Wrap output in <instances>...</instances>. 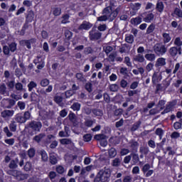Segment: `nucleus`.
<instances>
[{
  "label": "nucleus",
  "instance_id": "49",
  "mask_svg": "<svg viewBox=\"0 0 182 182\" xmlns=\"http://www.w3.org/2000/svg\"><path fill=\"white\" fill-rule=\"evenodd\" d=\"M23 170L25 171H31V170H32V164L29 161H27L23 166Z\"/></svg>",
  "mask_w": 182,
  "mask_h": 182
},
{
  "label": "nucleus",
  "instance_id": "37",
  "mask_svg": "<svg viewBox=\"0 0 182 182\" xmlns=\"http://www.w3.org/2000/svg\"><path fill=\"white\" fill-rule=\"evenodd\" d=\"M131 157H132V163H134V164H137V163L140 161V158L137 154H131Z\"/></svg>",
  "mask_w": 182,
  "mask_h": 182
},
{
  "label": "nucleus",
  "instance_id": "42",
  "mask_svg": "<svg viewBox=\"0 0 182 182\" xmlns=\"http://www.w3.org/2000/svg\"><path fill=\"white\" fill-rule=\"evenodd\" d=\"M80 107H81L80 103H79V102H74L71 105V109H73V110H74L75 112H79V110H80Z\"/></svg>",
  "mask_w": 182,
  "mask_h": 182
},
{
  "label": "nucleus",
  "instance_id": "59",
  "mask_svg": "<svg viewBox=\"0 0 182 182\" xmlns=\"http://www.w3.org/2000/svg\"><path fill=\"white\" fill-rule=\"evenodd\" d=\"M43 62L45 61L43 60V59H42V57L41 55H38L36 58L33 60V63H35V65H38V63H42Z\"/></svg>",
  "mask_w": 182,
  "mask_h": 182
},
{
  "label": "nucleus",
  "instance_id": "44",
  "mask_svg": "<svg viewBox=\"0 0 182 182\" xmlns=\"http://www.w3.org/2000/svg\"><path fill=\"white\" fill-rule=\"evenodd\" d=\"M36 153V151L35 150V148H31L28 150V156L29 159H33L35 157V154Z\"/></svg>",
  "mask_w": 182,
  "mask_h": 182
},
{
  "label": "nucleus",
  "instance_id": "36",
  "mask_svg": "<svg viewBox=\"0 0 182 182\" xmlns=\"http://www.w3.org/2000/svg\"><path fill=\"white\" fill-rule=\"evenodd\" d=\"M15 89L17 92H25V88H23V85L21 82H17L15 84Z\"/></svg>",
  "mask_w": 182,
  "mask_h": 182
},
{
  "label": "nucleus",
  "instance_id": "11",
  "mask_svg": "<svg viewBox=\"0 0 182 182\" xmlns=\"http://www.w3.org/2000/svg\"><path fill=\"white\" fill-rule=\"evenodd\" d=\"M21 45L26 46L27 49H31L32 48L31 45L36 43V38H31L30 40H23L21 41Z\"/></svg>",
  "mask_w": 182,
  "mask_h": 182
},
{
  "label": "nucleus",
  "instance_id": "14",
  "mask_svg": "<svg viewBox=\"0 0 182 182\" xmlns=\"http://www.w3.org/2000/svg\"><path fill=\"white\" fill-rule=\"evenodd\" d=\"M60 137H69L70 136V129L68 127H64V131H60L58 133Z\"/></svg>",
  "mask_w": 182,
  "mask_h": 182
},
{
  "label": "nucleus",
  "instance_id": "53",
  "mask_svg": "<svg viewBox=\"0 0 182 182\" xmlns=\"http://www.w3.org/2000/svg\"><path fill=\"white\" fill-rule=\"evenodd\" d=\"M85 90L91 93V92H92L93 89L92 87H93V85L92 84V82H87L85 84Z\"/></svg>",
  "mask_w": 182,
  "mask_h": 182
},
{
  "label": "nucleus",
  "instance_id": "20",
  "mask_svg": "<svg viewBox=\"0 0 182 182\" xmlns=\"http://www.w3.org/2000/svg\"><path fill=\"white\" fill-rule=\"evenodd\" d=\"M0 95H8V88L6 87V85H5V83L0 85Z\"/></svg>",
  "mask_w": 182,
  "mask_h": 182
},
{
  "label": "nucleus",
  "instance_id": "10",
  "mask_svg": "<svg viewBox=\"0 0 182 182\" xmlns=\"http://www.w3.org/2000/svg\"><path fill=\"white\" fill-rule=\"evenodd\" d=\"M129 146L130 147L132 153L137 152V150L139 149V144L137 142V141H135L134 139H131L129 143Z\"/></svg>",
  "mask_w": 182,
  "mask_h": 182
},
{
  "label": "nucleus",
  "instance_id": "30",
  "mask_svg": "<svg viewBox=\"0 0 182 182\" xmlns=\"http://www.w3.org/2000/svg\"><path fill=\"white\" fill-rule=\"evenodd\" d=\"M103 16L97 17V20L100 22H105L106 21H109L107 17V13H105V10L102 11Z\"/></svg>",
  "mask_w": 182,
  "mask_h": 182
},
{
  "label": "nucleus",
  "instance_id": "39",
  "mask_svg": "<svg viewBox=\"0 0 182 182\" xmlns=\"http://www.w3.org/2000/svg\"><path fill=\"white\" fill-rule=\"evenodd\" d=\"M108 153L110 159H113L114 157H116V156H117V151H116V149L114 148H111L109 150Z\"/></svg>",
  "mask_w": 182,
  "mask_h": 182
},
{
  "label": "nucleus",
  "instance_id": "41",
  "mask_svg": "<svg viewBox=\"0 0 182 182\" xmlns=\"http://www.w3.org/2000/svg\"><path fill=\"white\" fill-rule=\"evenodd\" d=\"M18 125L16 124V122L11 121L9 125V127L11 132H16V127Z\"/></svg>",
  "mask_w": 182,
  "mask_h": 182
},
{
  "label": "nucleus",
  "instance_id": "35",
  "mask_svg": "<svg viewBox=\"0 0 182 182\" xmlns=\"http://www.w3.org/2000/svg\"><path fill=\"white\" fill-rule=\"evenodd\" d=\"M140 126H141V121L139 120L132 125L131 132H136V130H137Z\"/></svg>",
  "mask_w": 182,
  "mask_h": 182
},
{
  "label": "nucleus",
  "instance_id": "34",
  "mask_svg": "<svg viewBox=\"0 0 182 182\" xmlns=\"http://www.w3.org/2000/svg\"><path fill=\"white\" fill-rule=\"evenodd\" d=\"M145 58L146 59V60L154 62V60H156V54L147 53L145 55Z\"/></svg>",
  "mask_w": 182,
  "mask_h": 182
},
{
  "label": "nucleus",
  "instance_id": "40",
  "mask_svg": "<svg viewBox=\"0 0 182 182\" xmlns=\"http://www.w3.org/2000/svg\"><path fill=\"white\" fill-rule=\"evenodd\" d=\"M60 144H63V145H68V144H72V143L73 142L72 141L71 139L65 138V139H60Z\"/></svg>",
  "mask_w": 182,
  "mask_h": 182
},
{
  "label": "nucleus",
  "instance_id": "52",
  "mask_svg": "<svg viewBox=\"0 0 182 182\" xmlns=\"http://www.w3.org/2000/svg\"><path fill=\"white\" fill-rule=\"evenodd\" d=\"M93 123H94L93 120L86 119L84 122V125L85 126V127H92L93 126Z\"/></svg>",
  "mask_w": 182,
  "mask_h": 182
},
{
  "label": "nucleus",
  "instance_id": "16",
  "mask_svg": "<svg viewBox=\"0 0 182 182\" xmlns=\"http://www.w3.org/2000/svg\"><path fill=\"white\" fill-rule=\"evenodd\" d=\"M18 161L19 160L18 159V158L12 159L9 164V168H10V170H16V168H18Z\"/></svg>",
  "mask_w": 182,
  "mask_h": 182
},
{
  "label": "nucleus",
  "instance_id": "3",
  "mask_svg": "<svg viewBox=\"0 0 182 182\" xmlns=\"http://www.w3.org/2000/svg\"><path fill=\"white\" fill-rule=\"evenodd\" d=\"M16 103V101L12 99H3L1 102V107H4V109H12L14 106H15Z\"/></svg>",
  "mask_w": 182,
  "mask_h": 182
},
{
  "label": "nucleus",
  "instance_id": "25",
  "mask_svg": "<svg viewBox=\"0 0 182 182\" xmlns=\"http://www.w3.org/2000/svg\"><path fill=\"white\" fill-rule=\"evenodd\" d=\"M53 15L54 16H59L62 14V9L60 7H53L52 9Z\"/></svg>",
  "mask_w": 182,
  "mask_h": 182
},
{
  "label": "nucleus",
  "instance_id": "43",
  "mask_svg": "<svg viewBox=\"0 0 182 182\" xmlns=\"http://www.w3.org/2000/svg\"><path fill=\"white\" fill-rule=\"evenodd\" d=\"M19 171L16 170V169H9L6 171L7 174H9V176H12L13 177H16L18 175Z\"/></svg>",
  "mask_w": 182,
  "mask_h": 182
},
{
  "label": "nucleus",
  "instance_id": "32",
  "mask_svg": "<svg viewBox=\"0 0 182 182\" xmlns=\"http://www.w3.org/2000/svg\"><path fill=\"white\" fill-rule=\"evenodd\" d=\"M149 152L150 150L147 146H141L139 148V153H141V154H144V156H147V154H149Z\"/></svg>",
  "mask_w": 182,
  "mask_h": 182
},
{
  "label": "nucleus",
  "instance_id": "7",
  "mask_svg": "<svg viewBox=\"0 0 182 182\" xmlns=\"http://www.w3.org/2000/svg\"><path fill=\"white\" fill-rule=\"evenodd\" d=\"M150 164H146L142 166L141 171L145 177H151V176L154 173V170L150 169Z\"/></svg>",
  "mask_w": 182,
  "mask_h": 182
},
{
  "label": "nucleus",
  "instance_id": "8",
  "mask_svg": "<svg viewBox=\"0 0 182 182\" xmlns=\"http://www.w3.org/2000/svg\"><path fill=\"white\" fill-rule=\"evenodd\" d=\"M168 54L171 58H176L177 55H181V48H178V47H171L168 50Z\"/></svg>",
  "mask_w": 182,
  "mask_h": 182
},
{
  "label": "nucleus",
  "instance_id": "27",
  "mask_svg": "<svg viewBox=\"0 0 182 182\" xmlns=\"http://www.w3.org/2000/svg\"><path fill=\"white\" fill-rule=\"evenodd\" d=\"M68 119L71 123H73V124H76V114L73 113V112H70L68 114Z\"/></svg>",
  "mask_w": 182,
  "mask_h": 182
},
{
  "label": "nucleus",
  "instance_id": "24",
  "mask_svg": "<svg viewBox=\"0 0 182 182\" xmlns=\"http://www.w3.org/2000/svg\"><path fill=\"white\" fill-rule=\"evenodd\" d=\"M40 95L36 94L35 92H32L31 94V102H39Z\"/></svg>",
  "mask_w": 182,
  "mask_h": 182
},
{
  "label": "nucleus",
  "instance_id": "29",
  "mask_svg": "<svg viewBox=\"0 0 182 182\" xmlns=\"http://www.w3.org/2000/svg\"><path fill=\"white\" fill-rule=\"evenodd\" d=\"M142 21L141 17H136L131 19L132 25H140V23Z\"/></svg>",
  "mask_w": 182,
  "mask_h": 182
},
{
  "label": "nucleus",
  "instance_id": "62",
  "mask_svg": "<svg viewBox=\"0 0 182 182\" xmlns=\"http://www.w3.org/2000/svg\"><path fill=\"white\" fill-rule=\"evenodd\" d=\"M103 49H104V51L105 52L106 55H109V53H110V52H112L113 47L108 46L104 47Z\"/></svg>",
  "mask_w": 182,
  "mask_h": 182
},
{
  "label": "nucleus",
  "instance_id": "9",
  "mask_svg": "<svg viewBox=\"0 0 182 182\" xmlns=\"http://www.w3.org/2000/svg\"><path fill=\"white\" fill-rule=\"evenodd\" d=\"M93 26V24L92 23L84 21L78 27V31H89L90 28Z\"/></svg>",
  "mask_w": 182,
  "mask_h": 182
},
{
  "label": "nucleus",
  "instance_id": "26",
  "mask_svg": "<svg viewBox=\"0 0 182 182\" xmlns=\"http://www.w3.org/2000/svg\"><path fill=\"white\" fill-rule=\"evenodd\" d=\"M156 11L161 14L164 11V4L162 1H158L156 6Z\"/></svg>",
  "mask_w": 182,
  "mask_h": 182
},
{
  "label": "nucleus",
  "instance_id": "46",
  "mask_svg": "<svg viewBox=\"0 0 182 182\" xmlns=\"http://www.w3.org/2000/svg\"><path fill=\"white\" fill-rule=\"evenodd\" d=\"M125 41L127 43H131V44L133 43L134 42V36L132 34L127 36L125 38Z\"/></svg>",
  "mask_w": 182,
  "mask_h": 182
},
{
  "label": "nucleus",
  "instance_id": "57",
  "mask_svg": "<svg viewBox=\"0 0 182 182\" xmlns=\"http://www.w3.org/2000/svg\"><path fill=\"white\" fill-rule=\"evenodd\" d=\"M93 52L94 50L93 48H92V47H87L84 50L85 55H91L92 53H93Z\"/></svg>",
  "mask_w": 182,
  "mask_h": 182
},
{
  "label": "nucleus",
  "instance_id": "19",
  "mask_svg": "<svg viewBox=\"0 0 182 182\" xmlns=\"http://www.w3.org/2000/svg\"><path fill=\"white\" fill-rule=\"evenodd\" d=\"M92 113L94 116L102 117L103 116V110L97 108H94L92 110Z\"/></svg>",
  "mask_w": 182,
  "mask_h": 182
},
{
  "label": "nucleus",
  "instance_id": "56",
  "mask_svg": "<svg viewBox=\"0 0 182 182\" xmlns=\"http://www.w3.org/2000/svg\"><path fill=\"white\" fill-rule=\"evenodd\" d=\"M73 35V33H72L70 31H69V30L65 31V36L66 39H68V41L72 39Z\"/></svg>",
  "mask_w": 182,
  "mask_h": 182
},
{
  "label": "nucleus",
  "instance_id": "47",
  "mask_svg": "<svg viewBox=\"0 0 182 182\" xmlns=\"http://www.w3.org/2000/svg\"><path fill=\"white\" fill-rule=\"evenodd\" d=\"M156 29V25L154 23H151L146 29V33L147 35H149V33H153L154 32V30Z\"/></svg>",
  "mask_w": 182,
  "mask_h": 182
},
{
  "label": "nucleus",
  "instance_id": "45",
  "mask_svg": "<svg viewBox=\"0 0 182 182\" xmlns=\"http://www.w3.org/2000/svg\"><path fill=\"white\" fill-rule=\"evenodd\" d=\"M94 139H95V140H98L99 141H102V140H104V139H107V136L102 134H96L94 136Z\"/></svg>",
  "mask_w": 182,
  "mask_h": 182
},
{
  "label": "nucleus",
  "instance_id": "51",
  "mask_svg": "<svg viewBox=\"0 0 182 182\" xmlns=\"http://www.w3.org/2000/svg\"><path fill=\"white\" fill-rule=\"evenodd\" d=\"M36 86H38L36 82L33 81L30 82L28 85V92H32V90H33L34 87H36Z\"/></svg>",
  "mask_w": 182,
  "mask_h": 182
},
{
  "label": "nucleus",
  "instance_id": "6",
  "mask_svg": "<svg viewBox=\"0 0 182 182\" xmlns=\"http://www.w3.org/2000/svg\"><path fill=\"white\" fill-rule=\"evenodd\" d=\"M104 14H107L108 21H109V22L114 21V19L117 18V14L112 11V7L110 6L104 9Z\"/></svg>",
  "mask_w": 182,
  "mask_h": 182
},
{
  "label": "nucleus",
  "instance_id": "23",
  "mask_svg": "<svg viewBox=\"0 0 182 182\" xmlns=\"http://www.w3.org/2000/svg\"><path fill=\"white\" fill-rule=\"evenodd\" d=\"M15 120L17 122V123H20L21 124L26 123V119H25V117L21 114H17L16 116Z\"/></svg>",
  "mask_w": 182,
  "mask_h": 182
},
{
  "label": "nucleus",
  "instance_id": "64",
  "mask_svg": "<svg viewBox=\"0 0 182 182\" xmlns=\"http://www.w3.org/2000/svg\"><path fill=\"white\" fill-rule=\"evenodd\" d=\"M15 80H11L6 82V85L9 89H14V87H15Z\"/></svg>",
  "mask_w": 182,
  "mask_h": 182
},
{
  "label": "nucleus",
  "instance_id": "12",
  "mask_svg": "<svg viewBox=\"0 0 182 182\" xmlns=\"http://www.w3.org/2000/svg\"><path fill=\"white\" fill-rule=\"evenodd\" d=\"M176 105H177L176 100L169 102V104L166 105L165 109L161 112V114H166V113H168L169 112H171L173 107H174Z\"/></svg>",
  "mask_w": 182,
  "mask_h": 182
},
{
  "label": "nucleus",
  "instance_id": "2",
  "mask_svg": "<svg viewBox=\"0 0 182 182\" xmlns=\"http://www.w3.org/2000/svg\"><path fill=\"white\" fill-rule=\"evenodd\" d=\"M154 52L158 56H163L167 52V47L161 43H158L154 46Z\"/></svg>",
  "mask_w": 182,
  "mask_h": 182
},
{
  "label": "nucleus",
  "instance_id": "28",
  "mask_svg": "<svg viewBox=\"0 0 182 182\" xmlns=\"http://www.w3.org/2000/svg\"><path fill=\"white\" fill-rule=\"evenodd\" d=\"M134 60L135 62H139V63H143L145 60L144 56L141 54H138L134 57Z\"/></svg>",
  "mask_w": 182,
  "mask_h": 182
},
{
  "label": "nucleus",
  "instance_id": "61",
  "mask_svg": "<svg viewBox=\"0 0 182 182\" xmlns=\"http://www.w3.org/2000/svg\"><path fill=\"white\" fill-rule=\"evenodd\" d=\"M174 14L175 15L177 16L178 18H182V10L178 9V8H176L174 10Z\"/></svg>",
  "mask_w": 182,
  "mask_h": 182
},
{
  "label": "nucleus",
  "instance_id": "5",
  "mask_svg": "<svg viewBox=\"0 0 182 182\" xmlns=\"http://www.w3.org/2000/svg\"><path fill=\"white\" fill-rule=\"evenodd\" d=\"M28 127L33 132H41V129H42V122L38 121H32L29 122Z\"/></svg>",
  "mask_w": 182,
  "mask_h": 182
},
{
  "label": "nucleus",
  "instance_id": "31",
  "mask_svg": "<svg viewBox=\"0 0 182 182\" xmlns=\"http://www.w3.org/2000/svg\"><path fill=\"white\" fill-rule=\"evenodd\" d=\"M33 16H35L33 11H32V10L29 11L26 17V22H32V21H33Z\"/></svg>",
  "mask_w": 182,
  "mask_h": 182
},
{
  "label": "nucleus",
  "instance_id": "4",
  "mask_svg": "<svg viewBox=\"0 0 182 182\" xmlns=\"http://www.w3.org/2000/svg\"><path fill=\"white\" fill-rule=\"evenodd\" d=\"M89 38L91 41H99L102 38V33L95 28H92L89 32Z\"/></svg>",
  "mask_w": 182,
  "mask_h": 182
},
{
  "label": "nucleus",
  "instance_id": "15",
  "mask_svg": "<svg viewBox=\"0 0 182 182\" xmlns=\"http://www.w3.org/2000/svg\"><path fill=\"white\" fill-rule=\"evenodd\" d=\"M28 177H29V175L28 173H22L21 171H18L16 178V180H18V181H23V180H26Z\"/></svg>",
  "mask_w": 182,
  "mask_h": 182
},
{
  "label": "nucleus",
  "instance_id": "50",
  "mask_svg": "<svg viewBox=\"0 0 182 182\" xmlns=\"http://www.w3.org/2000/svg\"><path fill=\"white\" fill-rule=\"evenodd\" d=\"M50 163L53 165L58 164V158H56V156L53 154L50 155Z\"/></svg>",
  "mask_w": 182,
  "mask_h": 182
},
{
  "label": "nucleus",
  "instance_id": "48",
  "mask_svg": "<svg viewBox=\"0 0 182 182\" xmlns=\"http://www.w3.org/2000/svg\"><path fill=\"white\" fill-rule=\"evenodd\" d=\"M163 38H164V43H168L170 41H171V37H170V34L168 33H163Z\"/></svg>",
  "mask_w": 182,
  "mask_h": 182
},
{
  "label": "nucleus",
  "instance_id": "38",
  "mask_svg": "<svg viewBox=\"0 0 182 182\" xmlns=\"http://www.w3.org/2000/svg\"><path fill=\"white\" fill-rule=\"evenodd\" d=\"M166 65V58H159L156 60V66H164Z\"/></svg>",
  "mask_w": 182,
  "mask_h": 182
},
{
  "label": "nucleus",
  "instance_id": "60",
  "mask_svg": "<svg viewBox=\"0 0 182 182\" xmlns=\"http://www.w3.org/2000/svg\"><path fill=\"white\" fill-rule=\"evenodd\" d=\"M28 28H29L28 23H24L23 26L22 27V29L20 31V35L23 36V35H25V31H26V29H28Z\"/></svg>",
  "mask_w": 182,
  "mask_h": 182
},
{
  "label": "nucleus",
  "instance_id": "54",
  "mask_svg": "<svg viewBox=\"0 0 182 182\" xmlns=\"http://www.w3.org/2000/svg\"><path fill=\"white\" fill-rule=\"evenodd\" d=\"M174 45H176V46H177V48H181L182 41H181V38H180V37H177L176 38H175Z\"/></svg>",
  "mask_w": 182,
  "mask_h": 182
},
{
  "label": "nucleus",
  "instance_id": "55",
  "mask_svg": "<svg viewBox=\"0 0 182 182\" xmlns=\"http://www.w3.org/2000/svg\"><path fill=\"white\" fill-rule=\"evenodd\" d=\"M110 92H117L119 90V85L117 84H112L109 85Z\"/></svg>",
  "mask_w": 182,
  "mask_h": 182
},
{
  "label": "nucleus",
  "instance_id": "58",
  "mask_svg": "<svg viewBox=\"0 0 182 182\" xmlns=\"http://www.w3.org/2000/svg\"><path fill=\"white\" fill-rule=\"evenodd\" d=\"M3 53H4V55H6L8 56L11 55V50H9V47L8 46H4L3 47Z\"/></svg>",
  "mask_w": 182,
  "mask_h": 182
},
{
  "label": "nucleus",
  "instance_id": "21",
  "mask_svg": "<svg viewBox=\"0 0 182 182\" xmlns=\"http://www.w3.org/2000/svg\"><path fill=\"white\" fill-rule=\"evenodd\" d=\"M122 164V157L119 158H115L112 161V167H119Z\"/></svg>",
  "mask_w": 182,
  "mask_h": 182
},
{
  "label": "nucleus",
  "instance_id": "17",
  "mask_svg": "<svg viewBox=\"0 0 182 182\" xmlns=\"http://www.w3.org/2000/svg\"><path fill=\"white\" fill-rule=\"evenodd\" d=\"M45 137H46V134L45 133H41L38 135H36L33 138V141H36V143H41V141H42V140H43V139H45Z\"/></svg>",
  "mask_w": 182,
  "mask_h": 182
},
{
  "label": "nucleus",
  "instance_id": "1",
  "mask_svg": "<svg viewBox=\"0 0 182 182\" xmlns=\"http://www.w3.org/2000/svg\"><path fill=\"white\" fill-rule=\"evenodd\" d=\"M111 176L112 171L110 168L105 167L97 173L94 179V182H109Z\"/></svg>",
  "mask_w": 182,
  "mask_h": 182
},
{
  "label": "nucleus",
  "instance_id": "22",
  "mask_svg": "<svg viewBox=\"0 0 182 182\" xmlns=\"http://www.w3.org/2000/svg\"><path fill=\"white\" fill-rule=\"evenodd\" d=\"M153 19H154V14H153V13H149L146 14L145 18H144V22L149 23L151 22Z\"/></svg>",
  "mask_w": 182,
  "mask_h": 182
},
{
  "label": "nucleus",
  "instance_id": "33",
  "mask_svg": "<svg viewBox=\"0 0 182 182\" xmlns=\"http://www.w3.org/2000/svg\"><path fill=\"white\" fill-rule=\"evenodd\" d=\"M39 153L41 156L42 161H44V162L48 161V154L46 153V151L41 150Z\"/></svg>",
  "mask_w": 182,
  "mask_h": 182
},
{
  "label": "nucleus",
  "instance_id": "13",
  "mask_svg": "<svg viewBox=\"0 0 182 182\" xmlns=\"http://www.w3.org/2000/svg\"><path fill=\"white\" fill-rule=\"evenodd\" d=\"M14 113H15V111L14 110L5 109L1 112V116L4 119H8V117H12Z\"/></svg>",
  "mask_w": 182,
  "mask_h": 182
},
{
  "label": "nucleus",
  "instance_id": "63",
  "mask_svg": "<svg viewBox=\"0 0 182 182\" xmlns=\"http://www.w3.org/2000/svg\"><path fill=\"white\" fill-rule=\"evenodd\" d=\"M9 49L10 50V52H15V50H16V43H11L9 46Z\"/></svg>",
  "mask_w": 182,
  "mask_h": 182
},
{
  "label": "nucleus",
  "instance_id": "18",
  "mask_svg": "<svg viewBox=\"0 0 182 182\" xmlns=\"http://www.w3.org/2000/svg\"><path fill=\"white\" fill-rule=\"evenodd\" d=\"M75 77L77 82H81V83H86V82H87V80H86V77H85V75H83V73H76Z\"/></svg>",
  "mask_w": 182,
  "mask_h": 182
}]
</instances>
